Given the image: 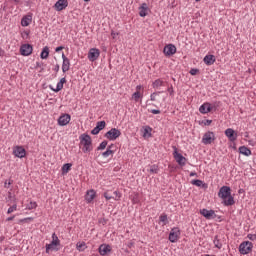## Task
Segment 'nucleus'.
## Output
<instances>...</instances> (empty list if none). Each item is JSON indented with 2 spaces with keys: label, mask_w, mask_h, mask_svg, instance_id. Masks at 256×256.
Instances as JSON below:
<instances>
[{
  "label": "nucleus",
  "mask_w": 256,
  "mask_h": 256,
  "mask_svg": "<svg viewBox=\"0 0 256 256\" xmlns=\"http://www.w3.org/2000/svg\"><path fill=\"white\" fill-rule=\"evenodd\" d=\"M218 197L223 199V204L225 207H231L235 205V198L231 196V187L229 186H222L218 192Z\"/></svg>",
  "instance_id": "obj_1"
},
{
  "label": "nucleus",
  "mask_w": 256,
  "mask_h": 256,
  "mask_svg": "<svg viewBox=\"0 0 256 256\" xmlns=\"http://www.w3.org/2000/svg\"><path fill=\"white\" fill-rule=\"evenodd\" d=\"M80 145H82L83 153H91L93 151V140L87 133H83L79 136Z\"/></svg>",
  "instance_id": "obj_2"
},
{
  "label": "nucleus",
  "mask_w": 256,
  "mask_h": 256,
  "mask_svg": "<svg viewBox=\"0 0 256 256\" xmlns=\"http://www.w3.org/2000/svg\"><path fill=\"white\" fill-rule=\"evenodd\" d=\"M173 149H174L173 157L176 163H178L180 167H185V165H187V158H185L181 153H179L176 146H174Z\"/></svg>",
  "instance_id": "obj_3"
},
{
  "label": "nucleus",
  "mask_w": 256,
  "mask_h": 256,
  "mask_svg": "<svg viewBox=\"0 0 256 256\" xmlns=\"http://www.w3.org/2000/svg\"><path fill=\"white\" fill-rule=\"evenodd\" d=\"M253 251V243L249 241H244L239 246V252L241 255H249Z\"/></svg>",
  "instance_id": "obj_4"
},
{
  "label": "nucleus",
  "mask_w": 256,
  "mask_h": 256,
  "mask_svg": "<svg viewBox=\"0 0 256 256\" xmlns=\"http://www.w3.org/2000/svg\"><path fill=\"white\" fill-rule=\"evenodd\" d=\"M104 137L109 141H115L121 137V130L117 128H111L108 132L105 133Z\"/></svg>",
  "instance_id": "obj_5"
},
{
  "label": "nucleus",
  "mask_w": 256,
  "mask_h": 256,
  "mask_svg": "<svg viewBox=\"0 0 256 256\" xmlns=\"http://www.w3.org/2000/svg\"><path fill=\"white\" fill-rule=\"evenodd\" d=\"M181 235V230L177 227H174L171 229L170 233H169V242L170 243H177V241L179 240V236Z\"/></svg>",
  "instance_id": "obj_6"
},
{
  "label": "nucleus",
  "mask_w": 256,
  "mask_h": 256,
  "mask_svg": "<svg viewBox=\"0 0 256 256\" xmlns=\"http://www.w3.org/2000/svg\"><path fill=\"white\" fill-rule=\"evenodd\" d=\"M13 155L18 157V159H23L27 155V150L23 146H15L13 148Z\"/></svg>",
  "instance_id": "obj_7"
},
{
  "label": "nucleus",
  "mask_w": 256,
  "mask_h": 256,
  "mask_svg": "<svg viewBox=\"0 0 256 256\" xmlns=\"http://www.w3.org/2000/svg\"><path fill=\"white\" fill-rule=\"evenodd\" d=\"M33 53V46L31 44H23L20 47V54L23 55V57H29Z\"/></svg>",
  "instance_id": "obj_8"
},
{
  "label": "nucleus",
  "mask_w": 256,
  "mask_h": 256,
  "mask_svg": "<svg viewBox=\"0 0 256 256\" xmlns=\"http://www.w3.org/2000/svg\"><path fill=\"white\" fill-rule=\"evenodd\" d=\"M215 141V134L213 132H206L202 138L204 145H211Z\"/></svg>",
  "instance_id": "obj_9"
},
{
  "label": "nucleus",
  "mask_w": 256,
  "mask_h": 256,
  "mask_svg": "<svg viewBox=\"0 0 256 256\" xmlns=\"http://www.w3.org/2000/svg\"><path fill=\"white\" fill-rule=\"evenodd\" d=\"M200 215H202V217H205V219H215L217 217V214H215V210H208L206 208L200 210Z\"/></svg>",
  "instance_id": "obj_10"
},
{
  "label": "nucleus",
  "mask_w": 256,
  "mask_h": 256,
  "mask_svg": "<svg viewBox=\"0 0 256 256\" xmlns=\"http://www.w3.org/2000/svg\"><path fill=\"white\" fill-rule=\"evenodd\" d=\"M163 53L166 57H171V55H175V53H177V47L173 44H168L164 47Z\"/></svg>",
  "instance_id": "obj_11"
},
{
  "label": "nucleus",
  "mask_w": 256,
  "mask_h": 256,
  "mask_svg": "<svg viewBox=\"0 0 256 256\" xmlns=\"http://www.w3.org/2000/svg\"><path fill=\"white\" fill-rule=\"evenodd\" d=\"M99 55H101V52L97 48H91L88 52V59L89 61H97L99 59Z\"/></svg>",
  "instance_id": "obj_12"
},
{
  "label": "nucleus",
  "mask_w": 256,
  "mask_h": 256,
  "mask_svg": "<svg viewBox=\"0 0 256 256\" xmlns=\"http://www.w3.org/2000/svg\"><path fill=\"white\" fill-rule=\"evenodd\" d=\"M67 7H69V1L67 0H58L54 4V8L56 9V11H63L64 9H67Z\"/></svg>",
  "instance_id": "obj_13"
},
{
  "label": "nucleus",
  "mask_w": 256,
  "mask_h": 256,
  "mask_svg": "<svg viewBox=\"0 0 256 256\" xmlns=\"http://www.w3.org/2000/svg\"><path fill=\"white\" fill-rule=\"evenodd\" d=\"M33 21V13H28L27 15L23 16L21 19L22 27H29Z\"/></svg>",
  "instance_id": "obj_14"
},
{
  "label": "nucleus",
  "mask_w": 256,
  "mask_h": 256,
  "mask_svg": "<svg viewBox=\"0 0 256 256\" xmlns=\"http://www.w3.org/2000/svg\"><path fill=\"white\" fill-rule=\"evenodd\" d=\"M69 121H71V115L63 114L58 118V125L65 127V125H68Z\"/></svg>",
  "instance_id": "obj_15"
},
{
  "label": "nucleus",
  "mask_w": 256,
  "mask_h": 256,
  "mask_svg": "<svg viewBox=\"0 0 256 256\" xmlns=\"http://www.w3.org/2000/svg\"><path fill=\"white\" fill-rule=\"evenodd\" d=\"M65 83H67V79L61 78L60 81L57 83L56 88H53V86L50 85L49 89H51V91H54L55 93H59V91L63 89V85H65Z\"/></svg>",
  "instance_id": "obj_16"
},
{
  "label": "nucleus",
  "mask_w": 256,
  "mask_h": 256,
  "mask_svg": "<svg viewBox=\"0 0 256 256\" xmlns=\"http://www.w3.org/2000/svg\"><path fill=\"white\" fill-rule=\"evenodd\" d=\"M225 135L228 137L229 141H237V134L233 128H228L225 130Z\"/></svg>",
  "instance_id": "obj_17"
},
{
  "label": "nucleus",
  "mask_w": 256,
  "mask_h": 256,
  "mask_svg": "<svg viewBox=\"0 0 256 256\" xmlns=\"http://www.w3.org/2000/svg\"><path fill=\"white\" fill-rule=\"evenodd\" d=\"M97 195V192L95 190L91 189L86 192L85 200L87 203H93V199H95Z\"/></svg>",
  "instance_id": "obj_18"
},
{
  "label": "nucleus",
  "mask_w": 256,
  "mask_h": 256,
  "mask_svg": "<svg viewBox=\"0 0 256 256\" xmlns=\"http://www.w3.org/2000/svg\"><path fill=\"white\" fill-rule=\"evenodd\" d=\"M149 13V6L147 3H142L141 6L139 7V15L140 17H147Z\"/></svg>",
  "instance_id": "obj_19"
},
{
  "label": "nucleus",
  "mask_w": 256,
  "mask_h": 256,
  "mask_svg": "<svg viewBox=\"0 0 256 256\" xmlns=\"http://www.w3.org/2000/svg\"><path fill=\"white\" fill-rule=\"evenodd\" d=\"M99 253L102 256L107 255V253H111V246L107 245V244H102L99 247Z\"/></svg>",
  "instance_id": "obj_20"
},
{
  "label": "nucleus",
  "mask_w": 256,
  "mask_h": 256,
  "mask_svg": "<svg viewBox=\"0 0 256 256\" xmlns=\"http://www.w3.org/2000/svg\"><path fill=\"white\" fill-rule=\"evenodd\" d=\"M203 61H204L205 65H208V67H209L215 63V61H216L215 55H211V54L206 55L204 57Z\"/></svg>",
  "instance_id": "obj_21"
},
{
  "label": "nucleus",
  "mask_w": 256,
  "mask_h": 256,
  "mask_svg": "<svg viewBox=\"0 0 256 256\" xmlns=\"http://www.w3.org/2000/svg\"><path fill=\"white\" fill-rule=\"evenodd\" d=\"M239 153L241 155H245V157H249L251 155V149L247 148L246 146H240Z\"/></svg>",
  "instance_id": "obj_22"
},
{
  "label": "nucleus",
  "mask_w": 256,
  "mask_h": 256,
  "mask_svg": "<svg viewBox=\"0 0 256 256\" xmlns=\"http://www.w3.org/2000/svg\"><path fill=\"white\" fill-rule=\"evenodd\" d=\"M192 185L196 187H202L203 189H207V184L203 182V180L195 179L191 181Z\"/></svg>",
  "instance_id": "obj_23"
},
{
  "label": "nucleus",
  "mask_w": 256,
  "mask_h": 256,
  "mask_svg": "<svg viewBox=\"0 0 256 256\" xmlns=\"http://www.w3.org/2000/svg\"><path fill=\"white\" fill-rule=\"evenodd\" d=\"M71 67V62L70 60H63V63H62V71L63 73H67V71H69Z\"/></svg>",
  "instance_id": "obj_24"
},
{
  "label": "nucleus",
  "mask_w": 256,
  "mask_h": 256,
  "mask_svg": "<svg viewBox=\"0 0 256 256\" xmlns=\"http://www.w3.org/2000/svg\"><path fill=\"white\" fill-rule=\"evenodd\" d=\"M152 87L154 89H160L161 87H165V82H163L161 79H157L153 82Z\"/></svg>",
  "instance_id": "obj_25"
},
{
  "label": "nucleus",
  "mask_w": 256,
  "mask_h": 256,
  "mask_svg": "<svg viewBox=\"0 0 256 256\" xmlns=\"http://www.w3.org/2000/svg\"><path fill=\"white\" fill-rule=\"evenodd\" d=\"M50 251H59V246L56 244H46V253H49Z\"/></svg>",
  "instance_id": "obj_26"
},
{
  "label": "nucleus",
  "mask_w": 256,
  "mask_h": 256,
  "mask_svg": "<svg viewBox=\"0 0 256 256\" xmlns=\"http://www.w3.org/2000/svg\"><path fill=\"white\" fill-rule=\"evenodd\" d=\"M71 167H73V164L71 163H66L62 166V175H67L69 171H71Z\"/></svg>",
  "instance_id": "obj_27"
},
{
  "label": "nucleus",
  "mask_w": 256,
  "mask_h": 256,
  "mask_svg": "<svg viewBox=\"0 0 256 256\" xmlns=\"http://www.w3.org/2000/svg\"><path fill=\"white\" fill-rule=\"evenodd\" d=\"M52 245H56L58 247L61 246V240H59V237L57 236V234L53 233L52 234V241L50 242Z\"/></svg>",
  "instance_id": "obj_28"
},
{
  "label": "nucleus",
  "mask_w": 256,
  "mask_h": 256,
  "mask_svg": "<svg viewBox=\"0 0 256 256\" xmlns=\"http://www.w3.org/2000/svg\"><path fill=\"white\" fill-rule=\"evenodd\" d=\"M40 57L41 59H48L49 58V47L48 46H45L43 49H42V52L40 54Z\"/></svg>",
  "instance_id": "obj_29"
},
{
  "label": "nucleus",
  "mask_w": 256,
  "mask_h": 256,
  "mask_svg": "<svg viewBox=\"0 0 256 256\" xmlns=\"http://www.w3.org/2000/svg\"><path fill=\"white\" fill-rule=\"evenodd\" d=\"M213 243H214V246L216 247V249H221V247H223L221 240H219V236L214 237Z\"/></svg>",
  "instance_id": "obj_30"
},
{
  "label": "nucleus",
  "mask_w": 256,
  "mask_h": 256,
  "mask_svg": "<svg viewBox=\"0 0 256 256\" xmlns=\"http://www.w3.org/2000/svg\"><path fill=\"white\" fill-rule=\"evenodd\" d=\"M151 131H153V128H151L150 126H144L143 137H151Z\"/></svg>",
  "instance_id": "obj_31"
},
{
  "label": "nucleus",
  "mask_w": 256,
  "mask_h": 256,
  "mask_svg": "<svg viewBox=\"0 0 256 256\" xmlns=\"http://www.w3.org/2000/svg\"><path fill=\"white\" fill-rule=\"evenodd\" d=\"M86 248H87V247H86L85 242H78V243L76 244V249H77V251H85Z\"/></svg>",
  "instance_id": "obj_32"
},
{
  "label": "nucleus",
  "mask_w": 256,
  "mask_h": 256,
  "mask_svg": "<svg viewBox=\"0 0 256 256\" xmlns=\"http://www.w3.org/2000/svg\"><path fill=\"white\" fill-rule=\"evenodd\" d=\"M159 221H160V223H163V225H167V223H169V220L167 218V214L160 215Z\"/></svg>",
  "instance_id": "obj_33"
},
{
  "label": "nucleus",
  "mask_w": 256,
  "mask_h": 256,
  "mask_svg": "<svg viewBox=\"0 0 256 256\" xmlns=\"http://www.w3.org/2000/svg\"><path fill=\"white\" fill-rule=\"evenodd\" d=\"M107 126V123L105 120L99 121L96 123V127L100 129V131H103V129Z\"/></svg>",
  "instance_id": "obj_34"
},
{
  "label": "nucleus",
  "mask_w": 256,
  "mask_h": 256,
  "mask_svg": "<svg viewBox=\"0 0 256 256\" xmlns=\"http://www.w3.org/2000/svg\"><path fill=\"white\" fill-rule=\"evenodd\" d=\"M113 153H115L113 150L111 149H106L105 152L102 153V157H104L105 159H107V157L109 156H113Z\"/></svg>",
  "instance_id": "obj_35"
},
{
  "label": "nucleus",
  "mask_w": 256,
  "mask_h": 256,
  "mask_svg": "<svg viewBox=\"0 0 256 256\" xmlns=\"http://www.w3.org/2000/svg\"><path fill=\"white\" fill-rule=\"evenodd\" d=\"M107 140H104L98 147L97 151H103L104 149H107Z\"/></svg>",
  "instance_id": "obj_36"
},
{
  "label": "nucleus",
  "mask_w": 256,
  "mask_h": 256,
  "mask_svg": "<svg viewBox=\"0 0 256 256\" xmlns=\"http://www.w3.org/2000/svg\"><path fill=\"white\" fill-rule=\"evenodd\" d=\"M207 105H208L207 103H204L200 106L199 111L200 113H202V115L207 114Z\"/></svg>",
  "instance_id": "obj_37"
},
{
  "label": "nucleus",
  "mask_w": 256,
  "mask_h": 256,
  "mask_svg": "<svg viewBox=\"0 0 256 256\" xmlns=\"http://www.w3.org/2000/svg\"><path fill=\"white\" fill-rule=\"evenodd\" d=\"M150 173H153V174L159 173V166L157 165L150 166Z\"/></svg>",
  "instance_id": "obj_38"
},
{
  "label": "nucleus",
  "mask_w": 256,
  "mask_h": 256,
  "mask_svg": "<svg viewBox=\"0 0 256 256\" xmlns=\"http://www.w3.org/2000/svg\"><path fill=\"white\" fill-rule=\"evenodd\" d=\"M140 98H141V92L136 91L133 93L132 99H134V101H139Z\"/></svg>",
  "instance_id": "obj_39"
},
{
  "label": "nucleus",
  "mask_w": 256,
  "mask_h": 256,
  "mask_svg": "<svg viewBox=\"0 0 256 256\" xmlns=\"http://www.w3.org/2000/svg\"><path fill=\"white\" fill-rule=\"evenodd\" d=\"M104 197H105L106 201H109V200H111V199H115V196L111 195V194L109 193V191H107V192L104 193Z\"/></svg>",
  "instance_id": "obj_40"
},
{
  "label": "nucleus",
  "mask_w": 256,
  "mask_h": 256,
  "mask_svg": "<svg viewBox=\"0 0 256 256\" xmlns=\"http://www.w3.org/2000/svg\"><path fill=\"white\" fill-rule=\"evenodd\" d=\"M112 196L114 197L112 199H114L115 201H119V199H121V194L117 191H114Z\"/></svg>",
  "instance_id": "obj_41"
},
{
  "label": "nucleus",
  "mask_w": 256,
  "mask_h": 256,
  "mask_svg": "<svg viewBox=\"0 0 256 256\" xmlns=\"http://www.w3.org/2000/svg\"><path fill=\"white\" fill-rule=\"evenodd\" d=\"M13 211H17V204H14L10 208H8V211H7L8 215H10V213H13Z\"/></svg>",
  "instance_id": "obj_42"
},
{
  "label": "nucleus",
  "mask_w": 256,
  "mask_h": 256,
  "mask_svg": "<svg viewBox=\"0 0 256 256\" xmlns=\"http://www.w3.org/2000/svg\"><path fill=\"white\" fill-rule=\"evenodd\" d=\"M101 130L96 126L95 128H93L92 130H91V134L92 135H99V132H100Z\"/></svg>",
  "instance_id": "obj_43"
},
{
  "label": "nucleus",
  "mask_w": 256,
  "mask_h": 256,
  "mask_svg": "<svg viewBox=\"0 0 256 256\" xmlns=\"http://www.w3.org/2000/svg\"><path fill=\"white\" fill-rule=\"evenodd\" d=\"M159 93H161V92H154V93H152L150 95V100L151 101H156V97H157V95H159Z\"/></svg>",
  "instance_id": "obj_44"
},
{
  "label": "nucleus",
  "mask_w": 256,
  "mask_h": 256,
  "mask_svg": "<svg viewBox=\"0 0 256 256\" xmlns=\"http://www.w3.org/2000/svg\"><path fill=\"white\" fill-rule=\"evenodd\" d=\"M29 221H33V218L28 217V218L21 219V220L19 221V223H29Z\"/></svg>",
  "instance_id": "obj_45"
},
{
  "label": "nucleus",
  "mask_w": 256,
  "mask_h": 256,
  "mask_svg": "<svg viewBox=\"0 0 256 256\" xmlns=\"http://www.w3.org/2000/svg\"><path fill=\"white\" fill-rule=\"evenodd\" d=\"M247 237L250 241H256V234H248Z\"/></svg>",
  "instance_id": "obj_46"
},
{
  "label": "nucleus",
  "mask_w": 256,
  "mask_h": 256,
  "mask_svg": "<svg viewBox=\"0 0 256 256\" xmlns=\"http://www.w3.org/2000/svg\"><path fill=\"white\" fill-rule=\"evenodd\" d=\"M37 207V202H30L28 209H35Z\"/></svg>",
  "instance_id": "obj_47"
},
{
  "label": "nucleus",
  "mask_w": 256,
  "mask_h": 256,
  "mask_svg": "<svg viewBox=\"0 0 256 256\" xmlns=\"http://www.w3.org/2000/svg\"><path fill=\"white\" fill-rule=\"evenodd\" d=\"M197 73H199V69H197V68H192L190 70V75H197Z\"/></svg>",
  "instance_id": "obj_48"
},
{
  "label": "nucleus",
  "mask_w": 256,
  "mask_h": 256,
  "mask_svg": "<svg viewBox=\"0 0 256 256\" xmlns=\"http://www.w3.org/2000/svg\"><path fill=\"white\" fill-rule=\"evenodd\" d=\"M150 113H152L153 115H160V114H161V110L152 109V110L150 111Z\"/></svg>",
  "instance_id": "obj_49"
},
{
  "label": "nucleus",
  "mask_w": 256,
  "mask_h": 256,
  "mask_svg": "<svg viewBox=\"0 0 256 256\" xmlns=\"http://www.w3.org/2000/svg\"><path fill=\"white\" fill-rule=\"evenodd\" d=\"M206 105H207V107H206L207 113H211V111H213V107H211V104L208 102H206Z\"/></svg>",
  "instance_id": "obj_50"
},
{
  "label": "nucleus",
  "mask_w": 256,
  "mask_h": 256,
  "mask_svg": "<svg viewBox=\"0 0 256 256\" xmlns=\"http://www.w3.org/2000/svg\"><path fill=\"white\" fill-rule=\"evenodd\" d=\"M22 38H23V39H29V31H24V32L22 33Z\"/></svg>",
  "instance_id": "obj_51"
},
{
  "label": "nucleus",
  "mask_w": 256,
  "mask_h": 256,
  "mask_svg": "<svg viewBox=\"0 0 256 256\" xmlns=\"http://www.w3.org/2000/svg\"><path fill=\"white\" fill-rule=\"evenodd\" d=\"M167 91L171 96H173V93H175V91L173 90V86L168 87Z\"/></svg>",
  "instance_id": "obj_52"
},
{
  "label": "nucleus",
  "mask_w": 256,
  "mask_h": 256,
  "mask_svg": "<svg viewBox=\"0 0 256 256\" xmlns=\"http://www.w3.org/2000/svg\"><path fill=\"white\" fill-rule=\"evenodd\" d=\"M12 183H13V180H9L8 183L5 182V184H4L5 189H9V185H11Z\"/></svg>",
  "instance_id": "obj_53"
},
{
  "label": "nucleus",
  "mask_w": 256,
  "mask_h": 256,
  "mask_svg": "<svg viewBox=\"0 0 256 256\" xmlns=\"http://www.w3.org/2000/svg\"><path fill=\"white\" fill-rule=\"evenodd\" d=\"M65 49V47H63V46H58L56 49H55V51H56V53H59V51H63Z\"/></svg>",
  "instance_id": "obj_54"
},
{
  "label": "nucleus",
  "mask_w": 256,
  "mask_h": 256,
  "mask_svg": "<svg viewBox=\"0 0 256 256\" xmlns=\"http://www.w3.org/2000/svg\"><path fill=\"white\" fill-rule=\"evenodd\" d=\"M213 123V120H205L204 125L209 126Z\"/></svg>",
  "instance_id": "obj_55"
},
{
  "label": "nucleus",
  "mask_w": 256,
  "mask_h": 256,
  "mask_svg": "<svg viewBox=\"0 0 256 256\" xmlns=\"http://www.w3.org/2000/svg\"><path fill=\"white\" fill-rule=\"evenodd\" d=\"M59 69H60L59 64H56V66H55V68H54V71H55L56 73H59Z\"/></svg>",
  "instance_id": "obj_56"
},
{
  "label": "nucleus",
  "mask_w": 256,
  "mask_h": 256,
  "mask_svg": "<svg viewBox=\"0 0 256 256\" xmlns=\"http://www.w3.org/2000/svg\"><path fill=\"white\" fill-rule=\"evenodd\" d=\"M13 219H15V216L8 217L6 221H13Z\"/></svg>",
  "instance_id": "obj_57"
},
{
  "label": "nucleus",
  "mask_w": 256,
  "mask_h": 256,
  "mask_svg": "<svg viewBox=\"0 0 256 256\" xmlns=\"http://www.w3.org/2000/svg\"><path fill=\"white\" fill-rule=\"evenodd\" d=\"M111 35H112L113 39H115V36H116V35H119V33H115L114 31H112V32H111Z\"/></svg>",
  "instance_id": "obj_58"
},
{
  "label": "nucleus",
  "mask_w": 256,
  "mask_h": 256,
  "mask_svg": "<svg viewBox=\"0 0 256 256\" xmlns=\"http://www.w3.org/2000/svg\"><path fill=\"white\" fill-rule=\"evenodd\" d=\"M62 59H63V61H65V60H68L69 58H67V56H65V53H62Z\"/></svg>",
  "instance_id": "obj_59"
},
{
  "label": "nucleus",
  "mask_w": 256,
  "mask_h": 256,
  "mask_svg": "<svg viewBox=\"0 0 256 256\" xmlns=\"http://www.w3.org/2000/svg\"><path fill=\"white\" fill-rule=\"evenodd\" d=\"M36 67H40V68L43 67V63L37 62Z\"/></svg>",
  "instance_id": "obj_60"
},
{
  "label": "nucleus",
  "mask_w": 256,
  "mask_h": 256,
  "mask_svg": "<svg viewBox=\"0 0 256 256\" xmlns=\"http://www.w3.org/2000/svg\"><path fill=\"white\" fill-rule=\"evenodd\" d=\"M142 87H143V86L138 85V86H136V90H137V91H141Z\"/></svg>",
  "instance_id": "obj_61"
},
{
  "label": "nucleus",
  "mask_w": 256,
  "mask_h": 256,
  "mask_svg": "<svg viewBox=\"0 0 256 256\" xmlns=\"http://www.w3.org/2000/svg\"><path fill=\"white\" fill-rule=\"evenodd\" d=\"M196 175H197V174H196L195 172H191V173H190V177H196Z\"/></svg>",
  "instance_id": "obj_62"
},
{
  "label": "nucleus",
  "mask_w": 256,
  "mask_h": 256,
  "mask_svg": "<svg viewBox=\"0 0 256 256\" xmlns=\"http://www.w3.org/2000/svg\"><path fill=\"white\" fill-rule=\"evenodd\" d=\"M113 147H114V145L112 144V145H109L108 147H107V149H113Z\"/></svg>",
  "instance_id": "obj_63"
},
{
  "label": "nucleus",
  "mask_w": 256,
  "mask_h": 256,
  "mask_svg": "<svg viewBox=\"0 0 256 256\" xmlns=\"http://www.w3.org/2000/svg\"><path fill=\"white\" fill-rule=\"evenodd\" d=\"M14 3H21V0H13Z\"/></svg>",
  "instance_id": "obj_64"
}]
</instances>
